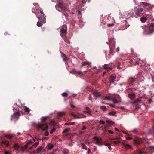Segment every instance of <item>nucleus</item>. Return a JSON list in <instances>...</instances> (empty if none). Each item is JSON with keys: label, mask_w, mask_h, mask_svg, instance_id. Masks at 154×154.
<instances>
[{"label": "nucleus", "mask_w": 154, "mask_h": 154, "mask_svg": "<svg viewBox=\"0 0 154 154\" xmlns=\"http://www.w3.org/2000/svg\"><path fill=\"white\" fill-rule=\"evenodd\" d=\"M141 27L143 29L145 33L147 34L152 33L154 31V24H152L149 26H143Z\"/></svg>", "instance_id": "obj_1"}, {"label": "nucleus", "mask_w": 154, "mask_h": 154, "mask_svg": "<svg viewBox=\"0 0 154 154\" xmlns=\"http://www.w3.org/2000/svg\"><path fill=\"white\" fill-rule=\"evenodd\" d=\"M60 29V34L61 36L63 37L67 33V27L66 25H63L60 27L59 29Z\"/></svg>", "instance_id": "obj_2"}, {"label": "nucleus", "mask_w": 154, "mask_h": 154, "mask_svg": "<svg viewBox=\"0 0 154 154\" xmlns=\"http://www.w3.org/2000/svg\"><path fill=\"white\" fill-rule=\"evenodd\" d=\"M48 125L46 123H45L44 122L38 124L37 126V128L38 129H41L43 131L48 129Z\"/></svg>", "instance_id": "obj_3"}, {"label": "nucleus", "mask_w": 154, "mask_h": 154, "mask_svg": "<svg viewBox=\"0 0 154 154\" xmlns=\"http://www.w3.org/2000/svg\"><path fill=\"white\" fill-rule=\"evenodd\" d=\"M143 11V9L141 8L135 7L134 11L136 15H135L136 18H137L141 14V12Z\"/></svg>", "instance_id": "obj_4"}, {"label": "nucleus", "mask_w": 154, "mask_h": 154, "mask_svg": "<svg viewBox=\"0 0 154 154\" xmlns=\"http://www.w3.org/2000/svg\"><path fill=\"white\" fill-rule=\"evenodd\" d=\"M36 15L38 18V19L42 23H46V18L44 16V15H38V13H36L35 14Z\"/></svg>", "instance_id": "obj_5"}, {"label": "nucleus", "mask_w": 154, "mask_h": 154, "mask_svg": "<svg viewBox=\"0 0 154 154\" xmlns=\"http://www.w3.org/2000/svg\"><path fill=\"white\" fill-rule=\"evenodd\" d=\"M14 105L17 107V108L18 109H19V108H20V107L18 106L17 103H15L14 104ZM18 112H15L14 114H13V116H12V117L13 118H14L16 119H17L19 116L20 115V113L19 112V111H21V110L20 109L18 110Z\"/></svg>", "instance_id": "obj_6"}, {"label": "nucleus", "mask_w": 154, "mask_h": 154, "mask_svg": "<svg viewBox=\"0 0 154 154\" xmlns=\"http://www.w3.org/2000/svg\"><path fill=\"white\" fill-rule=\"evenodd\" d=\"M55 7L56 9H57V7L60 8L62 11H67L68 10V8L67 7L64 6L61 2L59 3L57 5V6L56 5Z\"/></svg>", "instance_id": "obj_7"}, {"label": "nucleus", "mask_w": 154, "mask_h": 154, "mask_svg": "<svg viewBox=\"0 0 154 154\" xmlns=\"http://www.w3.org/2000/svg\"><path fill=\"white\" fill-rule=\"evenodd\" d=\"M93 139L96 140L95 144L98 145H101L102 139L101 138H99L97 136H96L94 137Z\"/></svg>", "instance_id": "obj_8"}, {"label": "nucleus", "mask_w": 154, "mask_h": 154, "mask_svg": "<svg viewBox=\"0 0 154 154\" xmlns=\"http://www.w3.org/2000/svg\"><path fill=\"white\" fill-rule=\"evenodd\" d=\"M116 78V76L115 74L112 75L110 78L109 81L111 83H114L115 79Z\"/></svg>", "instance_id": "obj_9"}, {"label": "nucleus", "mask_w": 154, "mask_h": 154, "mask_svg": "<svg viewBox=\"0 0 154 154\" xmlns=\"http://www.w3.org/2000/svg\"><path fill=\"white\" fill-rule=\"evenodd\" d=\"M110 65L109 64H105L104 65V68L107 71L109 70H111L112 69V68L111 67Z\"/></svg>", "instance_id": "obj_10"}, {"label": "nucleus", "mask_w": 154, "mask_h": 154, "mask_svg": "<svg viewBox=\"0 0 154 154\" xmlns=\"http://www.w3.org/2000/svg\"><path fill=\"white\" fill-rule=\"evenodd\" d=\"M139 60V59L136 57H135L133 58L132 62L133 63V64L134 65H136L138 64V62Z\"/></svg>", "instance_id": "obj_11"}, {"label": "nucleus", "mask_w": 154, "mask_h": 154, "mask_svg": "<svg viewBox=\"0 0 154 154\" xmlns=\"http://www.w3.org/2000/svg\"><path fill=\"white\" fill-rule=\"evenodd\" d=\"M110 51L109 53L110 54H112L113 55V53H114V50L115 48V45H110Z\"/></svg>", "instance_id": "obj_12"}, {"label": "nucleus", "mask_w": 154, "mask_h": 154, "mask_svg": "<svg viewBox=\"0 0 154 154\" xmlns=\"http://www.w3.org/2000/svg\"><path fill=\"white\" fill-rule=\"evenodd\" d=\"M136 81V78L134 77H131L128 79V82L131 85H132L134 82Z\"/></svg>", "instance_id": "obj_13"}, {"label": "nucleus", "mask_w": 154, "mask_h": 154, "mask_svg": "<svg viewBox=\"0 0 154 154\" xmlns=\"http://www.w3.org/2000/svg\"><path fill=\"white\" fill-rule=\"evenodd\" d=\"M122 144L124 147L125 148L127 149H132V147L131 146L128 144L124 143H122Z\"/></svg>", "instance_id": "obj_14"}, {"label": "nucleus", "mask_w": 154, "mask_h": 154, "mask_svg": "<svg viewBox=\"0 0 154 154\" xmlns=\"http://www.w3.org/2000/svg\"><path fill=\"white\" fill-rule=\"evenodd\" d=\"M61 53L62 54V57L64 61H67L69 60V58H68L64 53L61 52Z\"/></svg>", "instance_id": "obj_15"}, {"label": "nucleus", "mask_w": 154, "mask_h": 154, "mask_svg": "<svg viewBox=\"0 0 154 154\" xmlns=\"http://www.w3.org/2000/svg\"><path fill=\"white\" fill-rule=\"evenodd\" d=\"M109 46L115 45V43L113 39L112 38H111L109 39Z\"/></svg>", "instance_id": "obj_16"}, {"label": "nucleus", "mask_w": 154, "mask_h": 154, "mask_svg": "<svg viewBox=\"0 0 154 154\" xmlns=\"http://www.w3.org/2000/svg\"><path fill=\"white\" fill-rule=\"evenodd\" d=\"M20 147V145L18 143H15L14 145V148L17 151L18 150Z\"/></svg>", "instance_id": "obj_17"}, {"label": "nucleus", "mask_w": 154, "mask_h": 154, "mask_svg": "<svg viewBox=\"0 0 154 154\" xmlns=\"http://www.w3.org/2000/svg\"><path fill=\"white\" fill-rule=\"evenodd\" d=\"M2 144L5 145L6 147H8L9 145V142L8 141H7L5 140H4L2 141L1 144Z\"/></svg>", "instance_id": "obj_18"}, {"label": "nucleus", "mask_w": 154, "mask_h": 154, "mask_svg": "<svg viewBox=\"0 0 154 154\" xmlns=\"http://www.w3.org/2000/svg\"><path fill=\"white\" fill-rule=\"evenodd\" d=\"M128 97L131 99H133L135 97V94L134 93H131L128 95Z\"/></svg>", "instance_id": "obj_19"}, {"label": "nucleus", "mask_w": 154, "mask_h": 154, "mask_svg": "<svg viewBox=\"0 0 154 154\" xmlns=\"http://www.w3.org/2000/svg\"><path fill=\"white\" fill-rule=\"evenodd\" d=\"M5 137H6L8 139H9L11 140L13 138V136L11 134H10L5 135Z\"/></svg>", "instance_id": "obj_20"}, {"label": "nucleus", "mask_w": 154, "mask_h": 154, "mask_svg": "<svg viewBox=\"0 0 154 154\" xmlns=\"http://www.w3.org/2000/svg\"><path fill=\"white\" fill-rule=\"evenodd\" d=\"M54 147L53 145L51 144H49L47 146V149L49 150L52 149Z\"/></svg>", "instance_id": "obj_21"}, {"label": "nucleus", "mask_w": 154, "mask_h": 154, "mask_svg": "<svg viewBox=\"0 0 154 154\" xmlns=\"http://www.w3.org/2000/svg\"><path fill=\"white\" fill-rule=\"evenodd\" d=\"M43 148V147L42 146H41L37 148L36 149V153H39L41 152Z\"/></svg>", "instance_id": "obj_22"}, {"label": "nucleus", "mask_w": 154, "mask_h": 154, "mask_svg": "<svg viewBox=\"0 0 154 154\" xmlns=\"http://www.w3.org/2000/svg\"><path fill=\"white\" fill-rule=\"evenodd\" d=\"M39 144V141H38L32 145V146L30 148V149H31L32 148H35Z\"/></svg>", "instance_id": "obj_23"}, {"label": "nucleus", "mask_w": 154, "mask_h": 154, "mask_svg": "<svg viewBox=\"0 0 154 154\" xmlns=\"http://www.w3.org/2000/svg\"><path fill=\"white\" fill-rule=\"evenodd\" d=\"M91 63V62L87 61L82 62V63L81 64L82 65V66H84L85 65H90Z\"/></svg>", "instance_id": "obj_24"}, {"label": "nucleus", "mask_w": 154, "mask_h": 154, "mask_svg": "<svg viewBox=\"0 0 154 154\" xmlns=\"http://www.w3.org/2000/svg\"><path fill=\"white\" fill-rule=\"evenodd\" d=\"M65 114L64 112H59L57 114V116L58 118H60V117L63 115Z\"/></svg>", "instance_id": "obj_25"}, {"label": "nucleus", "mask_w": 154, "mask_h": 154, "mask_svg": "<svg viewBox=\"0 0 154 154\" xmlns=\"http://www.w3.org/2000/svg\"><path fill=\"white\" fill-rule=\"evenodd\" d=\"M147 20V19L145 17H142L140 18V20L142 23L145 22Z\"/></svg>", "instance_id": "obj_26"}, {"label": "nucleus", "mask_w": 154, "mask_h": 154, "mask_svg": "<svg viewBox=\"0 0 154 154\" xmlns=\"http://www.w3.org/2000/svg\"><path fill=\"white\" fill-rule=\"evenodd\" d=\"M69 152V150L66 149H65L62 151L63 154H68Z\"/></svg>", "instance_id": "obj_27"}, {"label": "nucleus", "mask_w": 154, "mask_h": 154, "mask_svg": "<svg viewBox=\"0 0 154 154\" xmlns=\"http://www.w3.org/2000/svg\"><path fill=\"white\" fill-rule=\"evenodd\" d=\"M43 23H42L40 21H38L37 23V26L38 27H41L42 26Z\"/></svg>", "instance_id": "obj_28"}, {"label": "nucleus", "mask_w": 154, "mask_h": 154, "mask_svg": "<svg viewBox=\"0 0 154 154\" xmlns=\"http://www.w3.org/2000/svg\"><path fill=\"white\" fill-rule=\"evenodd\" d=\"M93 94H94V95L96 97H98L100 96V94L98 91L95 92L93 93Z\"/></svg>", "instance_id": "obj_29"}, {"label": "nucleus", "mask_w": 154, "mask_h": 154, "mask_svg": "<svg viewBox=\"0 0 154 154\" xmlns=\"http://www.w3.org/2000/svg\"><path fill=\"white\" fill-rule=\"evenodd\" d=\"M148 153L144 152H141V151H139L138 152L136 153L135 154H148Z\"/></svg>", "instance_id": "obj_30"}, {"label": "nucleus", "mask_w": 154, "mask_h": 154, "mask_svg": "<svg viewBox=\"0 0 154 154\" xmlns=\"http://www.w3.org/2000/svg\"><path fill=\"white\" fill-rule=\"evenodd\" d=\"M106 122L108 124V125L110 126L111 125H113L114 124V122L113 121L109 120H107Z\"/></svg>", "instance_id": "obj_31"}, {"label": "nucleus", "mask_w": 154, "mask_h": 154, "mask_svg": "<svg viewBox=\"0 0 154 154\" xmlns=\"http://www.w3.org/2000/svg\"><path fill=\"white\" fill-rule=\"evenodd\" d=\"M112 100L113 102V103L114 104H116L119 102L118 100L115 97L113 98L112 99Z\"/></svg>", "instance_id": "obj_32"}, {"label": "nucleus", "mask_w": 154, "mask_h": 154, "mask_svg": "<svg viewBox=\"0 0 154 154\" xmlns=\"http://www.w3.org/2000/svg\"><path fill=\"white\" fill-rule=\"evenodd\" d=\"M71 115L74 116L75 118H80V117L78 116V115L75 114L74 113H71Z\"/></svg>", "instance_id": "obj_33"}, {"label": "nucleus", "mask_w": 154, "mask_h": 154, "mask_svg": "<svg viewBox=\"0 0 154 154\" xmlns=\"http://www.w3.org/2000/svg\"><path fill=\"white\" fill-rule=\"evenodd\" d=\"M24 108H25V109H24L25 111L26 112L29 113L30 112V109L28 108L26 106H25L24 107Z\"/></svg>", "instance_id": "obj_34"}, {"label": "nucleus", "mask_w": 154, "mask_h": 154, "mask_svg": "<svg viewBox=\"0 0 154 154\" xmlns=\"http://www.w3.org/2000/svg\"><path fill=\"white\" fill-rule=\"evenodd\" d=\"M82 146L83 149H85L86 150L87 149V147L84 143H82Z\"/></svg>", "instance_id": "obj_35"}, {"label": "nucleus", "mask_w": 154, "mask_h": 154, "mask_svg": "<svg viewBox=\"0 0 154 154\" xmlns=\"http://www.w3.org/2000/svg\"><path fill=\"white\" fill-rule=\"evenodd\" d=\"M75 124L74 122H68L66 123H65V125H74Z\"/></svg>", "instance_id": "obj_36"}, {"label": "nucleus", "mask_w": 154, "mask_h": 154, "mask_svg": "<svg viewBox=\"0 0 154 154\" xmlns=\"http://www.w3.org/2000/svg\"><path fill=\"white\" fill-rule=\"evenodd\" d=\"M108 114L110 115L114 116L116 114V112H111L108 113Z\"/></svg>", "instance_id": "obj_37"}, {"label": "nucleus", "mask_w": 154, "mask_h": 154, "mask_svg": "<svg viewBox=\"0 0 154 154\" xmlns=\"http://www.w3.org/2000/svg\"><path fill=\"white\" fill-rule=\"evenodd\" d=\"M134 143L136 145L140 143V141L137 140H134Z\"/></svg>", "instance_id": "obj_38"}, {"label": "nucleus", "mask_w": 154, "mask_h": 154, "mask_svg": "<svg viewBox=\"0 0 154 154\" xmlns=\"http://www.w3.org/2000/svg\"><path fill=\"white\" fill-rule=\"evenodd\" d=\"M140 100L139 99H137L134 101V103H135L138 104L140 102Z\"/></svg>", "instance_id": "obj_39"}, {"label": "nucleus", "mask_w": 154, "mask_h": 154, "mask_svg": "<svg viewBox=\"0 0 154 154\" xmlns=\"http://www.w3.org/2000/svg\"><path fill=\"white\" fill-rule=\"evenodd\" d=\"M100 108L103 111H105L107 110V108L105 106H102Z\"/></svg>", "instance_id": "obj_40"}, {"label": "nucleus", "mask_w": 154, "mask_h": 154, "mask_svg": "<svg viewBox=\"0 0 154 154\" xmlns=\"http://www.w3.org/2000/svg\"><path fill=\"white\" fill-rule=\"evenodd\" d=\"M62 95L63 97H66L68 96V94L66 92H64L62 93Z\"/></svg>", "instance_id": "obj_41"}, {"label": "nucleus", "mask_w": 154, "mask_h": 154, "mask_svg": "<svg viewBox=\"0 0 154 154\" xmlns=\"http://www.w3.org/2000/svg\"><path fill=\"white\" fill-rule=\"evenodd\" d=\"M132 91V88H128L126 90V91L128 92H130L131 93Z\"/></svg>", "instance_id": "obj_42"}, {"label": "nucleus", "mask_w": 154, "mask_h": 154, "mask_svg": "<svg viewBox=\"0 0 154 154\" xmlns=\"http://www.w3.org/2000/svg\"><path fill=\"white\" fill-rule=\"evenodd\" d=\"M103 143L105 146H111V144L109 143Z\"/></svg>", "instance_id": "obj_43"}, {"label": "nucleus", "mask_w": 154, "mask_h": 154, "mask_svg": "<svg viewBox=\"0 0 154 154\" xmlns=\"http://www.w3.org/2000/svg\"><path fill=\"white\" fill-rule=\"evenodd\" d=\"M131 132L134 134H136L138 131L136 129H134L131 131Z\"/></svg>", "instance_id": "obj_44"}, {"label": "nucleus", "mask_w": 154, "mask_h": 154, "mask_svg": "<svg viewBox=\"0 0 154 154\" xmlns=\"http://www.w3.org/2000/svg\"><path fill=\"white\" fill-rule=\"evenodd\" d=\"M110 99V97L109 96L105 97L103 99V100H109Z\"/></svg>", "instance_id": "obj_45"}, {"label": "nucleus", "mask_w": 154, "mask_h": 154, "mask_svg": "<svg viewBox=\"0 0 154 154\" xmlns=\"http://www.w3.org/2000/svg\"><path fill=\"white\" fill-rule=\"evenodd\" d=\"M55 130L56 129L55 128H53L50 131V133L51 134H52L55 131Z\"/></svg>", "instance_id": "obj_46"}, {"label": "nucleus", "mask_w": 154, "mask_h": 154, "mask_svg": "<svg viewBox=\"0 0 154 154\" xmlns=\"http://www.w3.org/2000/svg\"><path fill=\"white\" fill-rule=\"evenodd\" d=\"M142 3L144 5L146 6H148L149 5V4L147 2H142Z\"/></svg>", "instance_id": "obj_47"}, {"label": "nucleus", "mask_w": 154, "mask_h": 154, "mask_svg": "<svg viewBox=\"0 0 154 154\" xmlns=\"http://www.w3.org/2000/svg\"><path fill=\"white\" fill-rule=\"evenodd\" d=\"M69 130V129H66L63 132V133H64L68 132Z\"/></svg>", "instance_id": "obj_48"}, {"label": "nucleus", "mask_w": 154, "mask_h": 154, "mask_svg": "<svg viewBox=\"0 0 154 154\" xmlns=\"http://www.w3.org/2000/svg\"><path fill=\"white\" fill-rule=\"evenodd\" d=\"M48 118V117H44L42 118V120L43 121H44L46 120Z\"/></svg>", "instance_id": "obj_49"}, {"label": "nucleus", "mask_w": 154, "mask_h": 154, "mask_svg": "<svg viewBox=\"0 0 154 154\" xmlns=\"http://www.w3.org/2000/svg\"><path fill=\"white\" fill-rule=\"evenodd\" d=\"M99 123L100 124H104L105 123V122L103 120H101L99 121Z\"/></svg>", "instance_id": "obj_50"}, {"label": "nucleus", "mask_w": 154, "mask_h": 154, "mask_svg": "<svg viewBox=\"0 0 154 154\" xmlns=\"http://www.w3.org/2000/svg\"><path fill=\"white\" fill-rule=\"evenodd\" d=\"M114 24L113 23L112 24H109L107 25V26L109 27H112L114 26Z\"/></svg>", "instance_id": "obj_51"}, {"label": "nucleus", "mask_w": 154, "mask_h": 154, "mask_svg": "<svg viewBox=\"0 0 154 154\" xmlns=\"http://www.w3.org/2000/svg\"><path fill=\"white\" fill-rule=\"evenodd\" d=\"M64 36L63 37V38L64 41L66 42L69 43V42L68 40V39L66 38H64Z\"/></svg>", "instance_id": "obj_52"}, {"label": "nucleus", "mask_w": 154, "mask_h": 154, "mask_svg": "<svg viewBox=\"0 0 154 154\" xmlns=\"http://www.w3.org/2000/svg\"><path fill=\"white\" fill-rule=\"evenodd\" d=\"M113 143H115V144H116L119 143H120V141H113Z\"/></svg>", "instance_id": "obj_53"}, {"label": "nucleus", "mask_w": 154, "mask_h": 154, "mask_svg": "<svg viewBox=\"0 0 154 154\" xmlns=\"http://www.w3.org/2000/svg\"><path fill=\"white\" fill-rule=\"evenodd\" d=\"M49 134V132L48 131H46L45 133V136H48V135Z\"/></svg>", "instance_id": "obj_54"}, {"label": "nucleus", "mask_w": 154, "mask_h": 154, "mask_svg": "<svg viewBox=\"0 0 154 154\" xmlns=\"http://www.w3.org/2000/svg\"><path fill=\"white\" fill-rule=\"evenodd\" d=\"M108 132L109 133H110L111 134H112L113 133V132L111 130H108Z\"/></svg>", "instance_id": "obj_55"}, {"label": "nucleus", "mask_w": 154, "mask_h": 154, "mask_svg": "<svg viewBox=\"0 0 154 154\" xmlns=\"http://www.w3.org/2000/svg\"><path fill=\"white\" fill-rule=\"evenodd\" d=\"M70 106L71 108H75V106L73 105V104H70Z\"/></svg>", "instance_id": "obj_56"}, {"label": "nucleus", "mask_w": 154, "mask_h": 154, "mask_svg": "<svg viewBox=\"0 0 154 154\" xmlns=\"http://www.w3.org/2000/svg\"><path fill=\"white\" fill-rule=\"evenodd\" d=\"M89 100L91 101L92 99V97L91 95H90L89 97Z\"/></svg>", "instance_id": "obj_57"}, {"label": "nucleus", "mask_w": 154, "mask_h": 154, "mask_svg": "<svg viewBox=\"0 0 154 154\" xmlns=\"http://www.w3.org/2000/svg\"><path fill=\"white\" fill-rule=\"evenodd\" d=\"M109 104L111 107H113V108H115V106L114 105H112V104Z\"/></svg>", "instance_id": "obj_58"}, {"label": "nucleus", "mask_w": 154, "mask_h": 154, "mask_svg": "<svg viewBox=\"0 0 154 154\" xmlns=\"http://www.w3.org/2000/svg\"><path fill=\"white\" fill-rule=\"evenodd\" d=\"M5 154H11L10 153H9L8 152V151H5Z\"/></svg>", "instance_id": "obj_59"}, {"label": "nucleus", "mask_w": 154, "mask_h": 154, "mask_svg": "<svg viewBox=\"0 0 154 154\" xmlns=\"http://www.w3.org/2000/svg\"><path fill=\"white\" fill-rule=\"evenodd\" d=\"M119 50H120V49H119V47H117V49L116 50V51L117 52H118L119 51Z\"/></svg>", "instance_id": "obj_60"}, {"label": "nucleus", "mask_w": 154, "mask_h": 154, "mask_svg": "<svg viewBox=\"0 0 154 154\" xmlns=\"http://www.w3.org/2000/svg\"><path fill=\"white\" fill-rule=\"evenodd\" d=\"M86 128H87L85 126H84L83 127V128H82V130H84L86 129Z\"/></svg>", "instance_id": "obj_61"}, {"label": "nucleus", "mask_w": 154, "mask_h": 154, "mask_svg": "<svg viewBox=\"0 0 154 154\" xmlns=\"http://www.w3.org/2000/svg\"><path fill=\"white\" fill-rule=\"evenodd\" d=\"M100 72V69H97V71L96 72V73H98Z\"/></svg>", "instance_id": "obj_62"}, {"label": "nucleus", "mask_w": 154, "mask_h": 154, "mask_svg": "<svg viewBox=\"0 0 154 154\" xmlns=\"http://www.w3.org/2000/svg\"><path fill=\"white\" fill-rule=\"evenodd\" d=\"M117 68L118 69H120L121 68H122V67H121L120 66V65H118V66H117Z\"/></svg>", "instance_id": "obj_63"}, {"label": "nucleus", "mask_w": 154, "mask_h": 154, "mask_svg": "<svg viewBox=\"0 0 154 154\" xmlns=\"http://www.w3.org/2000/svg\"><path fill=\"white\" fill-rule=\"evenodd\" d=\"M40 13L41 14V15H44L45 14L42 11H40Z\"/></svg>", "instance_id": "obj_64"}]
</instances>
